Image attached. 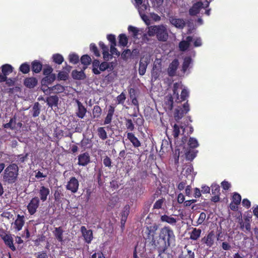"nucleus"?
Masks as SVG:
<instances>
[{"mask_svg":"<svg viewBox=\"0 0 258 258\" xmlns=\"http://www.w3.org/2000/svg\"><path fill=\"white\" fill-rule=\"evenodd\" d=\"M108 40L110 42V45H116L115 36L113 34H109L107 36Z\"/></svg>","mask_w":258,"mask_h":258,"instance_id":"obj_63","label":"nucleus"},{"mask_svg":"<svg viewBox=\"0 0 258 258\" xmlns=\"http://www.w3.org/2000/svg\"><path fill=\"white\" fill-rule=\"evenodd\" d=\"M16 116L15 115L10 119L9 122L4 124L3 127L5 128H10L12 130H14L16 128Z\"/></svg>","mask_w":258,"mask_h":258,"instance_id":"obj_36","label":"nucleus"},{"mask_svg":"<svg viewBox=\"0 0 258 258\" xmlns=\"http://www.w3.org/2000/svg\"><path fill=\"white\" fill-rule=\"evenodd\" d=\"M90 162V157L87 152L84 153L78 156V165L85 166Z\"/></svg>","mask_w":258,"mask_h":258,"instance_id":"obj_14","label":"nucleus"},{"mask_svg":"<svg viewBox=\"0 0 258 258\" xmlns=\"http://www.w3.org/2000/svg\"><path fill=\"white\" fill-rule=\"evenodd\" d=\"M148 64V62L147 60H144L143 58L141 59L139 68V73L140 75L143 76L145 74Z\"/></svg>","mask_w":258,"mask_h":258,"instance_id":"obj_28","label":"nucleus"},{"mask_svg":"<svg viewBox=\"0 0 258 258\" xmlns=\"http://www.w3.org/2000/svg\"><path fill=\"white\" fill-rule=\"evenodd\" d=\"M80 230L84 237L85 242L87 244L91 243L93 238L92 230L90 229L87 230L84 226H82L81 227Z\"/></svg>","mask_w":258,"mask_h":258,"instance_id":"obj_10","label":"nucleus"},{"mask_svg":"<svg viewBox=\"0 0 258 258\" xmlns=\"http://www.w3.org/2000/svg\"><path fill=\"white\" fill-rule=\"evenodd\" d=\"M63 230L62 227H55L54 228V230L53 231V233L55 238L58 241L61 243L63 242Z\"/></svg>","mask_w":258,"mask_h":258,"instance_id":"obj_24","label":"nucleus"},{"mask_svg":"<svg viewBox=\"0 0 258 258\" xmlns=\"http://www.w3.org/2000/svg\"><path fill=\"white\" fill-rule=\"evenodd\" d=\"M178 258H195V253L191 250L187 249L186 252H182Z\"/></svg>","mask_w":258,"mask_h":258,"instance_id":"obj_50","label":"nucleus"},{"mask_svg":"<svg viewBox=\"0 0 258 258\" xmlns=\"http://www.w3.org/2000/svg\"><path fill=\"white\" fill-rule=\"evenodd\" d=\"M79 183L78 180L75 177H72L68 181L66 185V189L72 193L75 194L79 189Z\"/></svg>","mask_w":258,"mask_h":258,"instance_id":"obj_9","label":"nucleus"},{"mask_svg":"<svg viewBox=\"0 0 258 258\" xmlns=\"http://www.w3.org/2000/svg\"><path fill=\"white\" fill-rule=\"evenodd\" d=\"M53 61L58 64H60L63 61L64 59L63 56L58 53L54 54L52 56Z\"/></svg>","mask_w":258,"mask_h":258,"instance_id":"obj_53","label":"nucleus"},{"mask_svg":"<svg viewBox=\"0 0 258 258\" xmlns=\"http://www.w3.org/2000/svg\"><path fill=\"white\" fill-rule=\"evenodd\" d=\"M193 38L191 36L186 37L185 40H182L179 43V48L180 50L184 51L186 50L190 46V42L192 41Z\"/></svg>","mask_w":258,"mask_h":258,"instance_id":"obj_19","label":"nucleus"},{"mask_svg":"<svg viewBox=\"0 0 258 258\" xmlns=\"http://www.w3.org/2000/svg\"><path fill=\"white\" fill-rule=\"evenodd\" d=\"M169 20L171 24L177 28L183 29L185 26V22L182 19L170 16L169 18Z\"/></svg>","mask_w":258,"mask_h":258,"instance_id":"obj_11","label":"nucleus"},{"mask_svg":"<svg viewBox=\"0 0 258 258\" xmlns=\"http://www.w3.org/2000/svg\"><path fill=\"white\" fill-rule=\"evenodd\" d=\"M206 214L204 212L200 213L199 217L197 221V224L194 225V226H198L204 223V222L206 219Z\"/></svg>","mask_w":258,"mask_h":258,"instance_id":"obj_57","label":"nucleus"},{"mask_svg":"<svg viewBox=\"0 0 258 258\" xmlns=\"http://www.w3.org/2000/svg\"><path fill=\"white\" fill-rule=\"evenodd\" d=\"M190 233V239L192 240H197L201 236L202 230L200 229L192 228Z\"/></svg>","mask_w":258,"mask_h":258,"instance_id":"obj_32","label":"nucleus"},{"mask_svg":"<svg viewBox=\"0 0 258 258\" xmlns=\"http://www.w3.org/2000/svg\"><path fill=\"white\" fill-rule=\"evenodd\" d=\"M148 244L151 247V248L157 249L159 251H165L169 245H167V243L164 241L160 237L158 239H156L155 238L152 240Z\"/></svg>","mask_w":258,"mask_h":258,"instance_id":"obj_4","label":"nucleus"},{"mask_svg":"<svg viewBox=\"0 0 258 258\" xmlns=\"http://www.w3.org/2000/svg\"><path fill=\"white\" fill-rule=\"evenodd\" d=\"M38 80L35 77H27L24 80V85L29 89L34 88L37 86Z\"/></svg>","mask_w":258,"mask_h":258,"instance_id":"obj_18","label":"nucleus"},{"mask_svg":"<svg viewBox=\"0 0 258 258\" xmlns=\"http://www.w3.org/2000/svg\"><path fill=\"white\" fill-rule=\"evenodd\" d=\"M190 110L189 105L188 101L184 103L182 107L176 108L174 112V117L176 120H179L182 118L184 114L189 112Z\"/></svg>","mask_w":258,"mask_h":258,"instance_id":"obj_7","label":"nucleus"},{"mask_svg":"<svg viewBox=\"0 0 258 258\" xmlns=\"http://www.w3.org/2000/svg\"><path fill=\"white\" fill-rule=\"evenodd\" d=\"M150 36H156L158 41L165 42L168 38L167 27L164 25H152L149 26Z\"/></svg>","mask_w":258,"mask_h":258,"instance_id":"obj_1","label":"nucleus"},{"mask_svg":"<svg viewBox=\"0 0 258 258\" xmlns=\"http://www.w3.org/2000/svg\"><path fill=\"white\" fill-rule=\"evenodd\" d=\"M159 237L165 241L169 246L175 242V236L172 229L168 226H164L160 230Z\"/></svg>","mask_w":258,"mask_h":258,"instance_id":"obj_3","label":"nucleus"},{"mask_svg":"<svg viewBox=\"0 0 258 258\" xmlns=\"http://www.w3.org/2000/svg\"><path fill=\"white\" fill-rule=\"evenodd\" d=\"M178 65L179 61L177 59H174L170 63L167 70L168 74L170 77H173L175 75Z\"/></svg>","mask_w":258,"mask_h":258,"instance_id":"obj_15","label":"nucleus"},{"mask_svg":"<svg viewBox=\"0 0 258 258\" xmlns=\"http://www.w3.org/2000/svg\"><path fill=\"white\" fill-rule=\"evenodd\" d=\"M69 59L71 63L77 64L79 61V56L76 53H71L69 55Z\"/></svg>","mask_w":258,"mask_h":258,"instance_id":"obj_52","label":"nucleus"},{"mask_svg":"<svg viewBox=\"0 0 258 258\" xmlns=\"http://www.w3.org/2000/svg\"><path fill=\"white\" fill-rule=\"evenodd\" d=\"M160 220L162 222H166L171 225H175L177 222L176 219L165 214L161 216Z\"/></svg>","mask_w":258,"mask_h":258,"instance_id":"obj_29","label":"nucleus"},{"mask_svg":"<svg viewBox=\"0 0 258 258\" xmlns=\"http://www.w3.org/2000/svg\"><path fill=\"white\" fill-rule=\"evenodd\" d=\"M33 113L32 115L33 117H35L38 116L40 112V109L39 107V104L38 102L35 103L34 105H33Z\"/></svg>","mask_w":258,"mask_h":258,"instance_id":"obj_55","label":"nucleus"},{"mask_svg":"<svg viewBox=\"0 0 258 258\" xmlns=\"http://www.w3.org/2000/svg\"><path fill=\"white\" fill-rule=\"evenodd\" d=\"M28 153L25 155L19 154L15 156V159L18 164H21L26 161L28 159Z\"/></svg>","mask_w":258,"mask_h":258,"instance_id":"obj_44","label":"nucleus"},{"mask_svg":"<svg viewBox=\"0 0 258 258\" xmlns=\"http://www.w3.org/2000/svg\"><path fill=\"white\" fill-rule=\"evenodd\" d=\"M42 69V64L38 60H34L31 62V70L33 73L38 74Z\"/></svg>","mask_w":258,"mask_h":258,"instance_id":"obj_25","label":"nucleus"},{"mask_svg":"<svg viewBox=\"0 0 258 258\" xmlns=\"http://www.w3.org/2000/svg\"><path fill=\"white\" fill-rule=\"evenodd\" d=\"M212 193L213 195H220V188L218 184H212L211 186Z\"/></svg>","mask_w":258,"mask_h":258,"instance_id":"obj_62","label":"nucleus"},{"mask_svg":"<svg viewBox=\"0 0 258 258\" xmlns=\"http://www.w3.org/2000/svg\"><path fill=\"white\" fill-rule=\"evenodd\" d=\"M124 121V123L126 129L130 132L133 131L135 127L132 120L129 118H125Z\"/></svg>","mask_w":258,"mask_h":258,"instance_id":"obj_49","label":"nucleus"},{"mask_svg":"<svg viewBox=\"0 0 258 258\" xmlns=\"http://www.w3.org/2000/svg\"><path fill=\"white\" fill-rule=\"evenodd\" d=\"M173 98L175 97L171 94H168L165 97V104L168 106L170 110H172L173 107Z\"/></svg>","mask_w":258,"mask_h":258,"instance_id":"obj_37","label":"nucleus"},{"mask_svg":"<svg viewBox=\"0 0 258 258\" xmlns=\"http://www.w3.org/2000/svg\"><path fill=\"white\" fill-rule=\"evenodd\" d=\"M130 207L128 205H126L123 208V210L120 214L121 219L120 222L122 226L124 225L127 217L130 213Z\"/></svg>","mask_w":258,"mask_h":258,"instance_id":"obj_21","label":"nucleus"},{"mask_svg":"<svg viewBox=\"0 0 258 258\" xmlns=\"http://www.w3.org/2000/svg\"><path fill=\"white\" fill-rule=\"evenodd\" d=\"M197 152L198 151H195L189 149L185 154L186 159L187 160L192 161L196 157Z\"/></svg>","mask_w":258,"mask_h":258,"instance_id":"obj_46","label":"nucleus"},{"mask_svg":"<svg viewBox=\"0 0 258 258\" xmlns=\"http://www.w3.org/2000/svg\"><path fill=\"white\" fill-rule=\"evenodd\" d=\"M91 58L88 54H85L82 56L80 59L81 63L85 66L83 67L84 70H85L87 66L89 65L91 62Z\"/></svg>","mask_w":258,"mask_h":258,"instance_id":"obj_34","label":"nucleus"},{"mask_svg":"<svg viewBox=\"0 0 258 258\" xmlns=\"http://www.w3.org/2000/svg\"><path fill=\"white\" fill-rule=\"evenodd\" d=\"M19 168L15 163L8 165L4 170L3 180L4 181L13 184L17 180Z\"/></svg>","mask_w":258,"mask_h":258,"instance_id":"obj_2","label":"nucleus"},{"mask_svg":"<svg viewBox=\"0 0 258 258\" xmlns=\"http://www.w3.org/2000/svg\"><path fill=\"white\" fill-rule=\"evenodd\" d=\"M187 145L189 148L195 149L197 148L199 144L197 141V140L193 137L189 138L188 140V142L187 143Z\"/></svg>","mask_w":258,"mask_h":258,"instance_id":"obj_48","label":"nucleus"},{"mask_svg":"<svg viewBox=\"0 0 258 258\" xmlns=\"http://www.w3.org/2000/svg\"><path fill=\"white\" fill-rule=\"evenodd\" d=\"M165 202V199L164 198H162L161 199H160L156 201V202L154 203L153 205V209H160L162 208V207L163 205V204Z\"/></svg>","mask_w":258,"mask_h":258,"instance_id":"obj_54","label":"nucleus"},{"mask_svg":"<svg viewBox=\"0 0 258 258\" xmlns=\"http://www.w3.org/2000/svg\"><path fill=\"white\" fill-rule=\"evenodd\" d=\"M19 70L24 74H28L30 71V66L28 62H24L20 65Z\"/></svg>","mask_w":258,"mask_h":258,"instance_id":"obj_42","label":"nucleus"},{"mask_svg":"<svg viewBox=\"0 0 258 258\" xmlns=\"http://www.w3.org/2000/svg\"><path fill=\"white\" fill-rule=\"evenodd\" d=\"M1 237L7 246H8L12 251L16 250V247L13 243V238L11 235L5 234L4 235H2Z\"/></svg>","mask_w":258,"mask_h":258,"instance_id":"obj_16","label":"nucleus"},{"mask_svg":"<svg viewBox=\"0 0 258 258\" xmlns=\"http://www.w3.org/2000/svg\"><path fill=\"white\" fill-rule=\"evenodd\" d=\"M239 224L240 225V228L242 230L244 231L245 232H251L250 223H244L242 219H241L239 222Z\"/></svg>","mask_w":258,"mask_h":258,"instance_id":"obj_35","label":"nucleus"},{"mask_svg":"<svg viewBox=\"0 0 258 258\" xmlns=\"http://www.w3.org/2000/svg\"><path fill=\"white\" fill-rule=\"evenodd\" d=\"M119 45L122 46H126L128 43V39L124 34H120L119 36Z\"/></svg>","mask_w":258,"mask_h":258,"instance_id":"obj_47","label":"nucleus"},{"mask_svg":"<svg viewBox=\"0 0 258 258\" xmlns=\"http://www.w3.org/2000/svg\"><path fill=\"white\" fill-rule=\"evenodd\" d=\"M38 193L40 200L43 202L47 200V197L50 194V190L48 187L42 185L40 187Z\"/></svg>","mask_w":258,"mask_h":258,"instance_id":"obj_17","label":"nucleus"},{"mask_svg":"<svg viewBox=\"0 0 258 258\" xmlns=\"http://www.w3.org/2000/svg\"><path fill=\"white\" fill-rule=\"evenodd\" d=\"M179 84L178 83H175L173 84V95L177 99H179V94L178 92V89L179 88Z\"/></svg>","mask_w":258,"mask_h":258,"instance_id":"obj_58","label":"nucleus"},{"mask_svg":"<svg viewBox=\"0 0 258 258\" xmlns=\"http://www.w3.org/2000/svg\"><path fill=\"white\" fill-rule=\"evenodd\" d=\"M97 135L102 140H105L107 138V133L104 127H99L98 128Z\"/></svg>","mask_w":258,"mask_h":258,"instance_id":"obj_45","label":"nucleus"},{"mask_svg":"<svg viewBox=\"0 0 258 258\" xmlns=\"http://www.w3.org/2000/svg\"><path fill=\"white\" fill-rule=\"evenodd\" d=\"M72 75L73 78L76 80H84L86 77L84 69L80 71L74 70L72 73Z\"/></svg>","mask_w":258,"mask_h":258,"instance_id":"obj_31","label":"nucleus"},{"mask_svg":"<svg viewBox=\"0 0 258 258\" xmlns=\"http://www.w3.org/2000/svg\"><path fill=\"white\" fill-rule=\"evenodd\" d=\"M232 203L235 205H239L241 201V197L238 193L234 192L232 197Z\"/></svg>","mask_w":258,"mask_h":258,"instance_id":"obj_51","label":"nucleus"},{"mask_svg":"<svg viewBox=\"0 0 258 258\" xmlns=\"http://www.w3.org/2000/svg\"><path fill=\"white\" fill-rule=\"evenodd\" d=\"M215 238V233L214 231L212 230L201 239V242L203 244L210 248L214 244Z\"/></svg>","mask_w":258,"mask_h":258,"instance_id":"obj_6","label":"nucleus"},{"mask_svg":"<svg viewBox=\"0 0 258 258\" xmlns=\"http://www.w3.org/2000/svg\"><path fill=\"white\" fill-rule=\"evenodd\" d=\"M25 217L23 215L18 214L14 223V228L16 231H19L22 229L25 223Z\"/></svg>","mask_w":258,"mask_h":258,"instance_id":"obj_12","label":"nucleus"},{"mask_svg":"<svg viewBox=\"0 0 258 258\" xmlns=\"http://www.w3.org/2000/svg\"><path fill=\"white\" fill-rule=\"evenodd\" d=\"M56 79L55 74H51L50 75L45 76L43 78L41 81L42 87H47L49 85L51 84Z\"/></svg>","mask_w":258,"mask_h":258,"instance_id":"obj_22","label":"nucleus"},{"mask_svg":"<svg viewBox=\"0 0 258 258\" xmlns=\"http://www.w3.org/2000/svg\"><path fill=\"white\" fill-rule=\"evenodd\" d=\"M1 68L2 74L7 77L13 71V67L9 64H5L3 65Z\"/></svg>","mask_w":258,"mask_h":258,"instance_id":"obj_33","label":"nucleus"},{"mask_svg":"<svg viewBox=\"0 0 258 258\" xmlns=\"http://www.w3.org/2000/svg\"><path fill=\"white\" fill-rule=\"evenodd\" d=\"M113 62H108L106 61L102 62L100 64L99 71L100 72H104L106 70L111 71L113 70Z\"/></svg>","mask_w":258,"mask_h":258,"instance_id":"obj_30","label":"nucleus"},{"mask_svg":"<svg viewBox=\"0 0 258 258\" xmlns=\"http://www.w3.org/2000/svg\"><path fill=\"white\" fill-rule=\"evenodd\" d=\"M127 138L135 148H137L141 146L140 141L133 133H128L127 134Z\"/></svg>","mask_w":258,"mask_h":258,"instance_id":"obj_23","label":"nucleus"},{"mask_svg":"<svg viewBox=\"0 0 258 258\" xmlns=\"http://www.w3.org/2000/svg\"><path fill=\"white\" fill-rule=\"evenodd\" d=\"M189 96V92L185 88L182 90L181 92L180 97H179V99L177 100L176 98H175V101L177 102H181L184 100H185Z\"/></svg>","mask_w":258,"mask_h":258,"instance_id":"obj_39","label":"nucleus"},{"mask_svg":"<svg viewBox=\"0 0 258 258\" xmlns=\"http://www.w3.org/2000/svg\"><path fill=\"white\" fill-rule=\"evenodd\" d=\"M49 89L50 91L56 90L55 93H61L64 90V87L60 84H57L51 87H49Z\"/></svg>","mask_w":258,"mask_h":258,"instance_id":"obj_56","label":"nucleus"},{"mask_svg":"<svg viewBox=\"0 0 258 258\" xmlns=\"http://www.w3.org/2000/svg\"><path fill=\"white\" fill-rule=\"evenodd\" d=\"M40 205V199L37 197L33 198L28 204L27 208L29 214L33 215L37 210Z\"/></svg>","mask_w":258,"mask_h":258,"instance_id":"obj_8","label":"nucleus"},{"mask_svg":"<svg viewBox=\"0 0 258 258\" xmlns=\"http://www.w3.org/2000/svg\"><path fill=\"white\" fill-rule=\"evenodd\" d=\"M59 98L56 95L50 96L46 98V102L47 105L52 107L57 106Z\"/></svg>","mask_w":258,"mask_h":258,"instance_id":"obj_27","label":"nucleus"},{"mask_svg":"<svg viewBox=\"0 0 258 258\" xmlns=\"http://www.w3.org/2000/svg\"><path fill=\"white\" fill-rule=\"evenodd\" d=\"M100 61L98 59H95L92 62V72L95 75H99L100 71L98 70L100 67Z\"/></svg>","mask_w":258,"mask_h":258,"instance_id":"obj_41","label":"nucleus"},{"mask_svg":"<svg viewBox=\"0 0 258 258\" xmlns=\"http://www.w3.org/2000/svg\"><path fill=\"white\" fill-rule=\"evenodd\" d=\"M180 134V128L177 124H175L173 126V134L174 138L178 137Z\"/></svg>","mask_w":258,"mask_h":258,"instance_id":"obj_61","label":"nucleus"},{"mask_svg":"<svg viewBox=\"0 0 258 258\" xmlns=\"http://www.w3.org/2000/svg\"><path fill=\"white\" fill-rule=\"evenodd\" d=\"M191 61L192 59L190 56H186L184 58L182 66V71L183 73H185L187 71Z\"/></svg>","mask_w":258,"mask_h":258,"instance_id":"obj_40","label":"nucleus"},{"mask_svg":"<svg viewBox=\"0 0 258 258\" xmlns=\"http://www.w3.org/2000/svg\"><path fill=\"white\" fill-rule=\"evenodd\" d=\"M125 99H126V96H125V94L123 92H122L116 98V100L118 102V104H123Z\"/></svg>","mask_w":258,"mask_h":258,"instance_id":"obj_64","label":"nucleus"},{"mask_svg":"<svg viewBox=\"0 0 258 258\" xmlns=\"http://www.w3.org/2000/svg\"><path fill=\"white\" fill-rule=\"evenodd\" d=\"M128 31L130 32H132L133 33V36L134 37H137L138 35L139 30L133 26H129L128 27Z\"/></svg>","mask_w":258,"mask_h":258,"instance_id":"obj_60","label":"nucleus"},{"mask_svg":"<svg viewBox=\"0 0 258 258\" xmlns=\"http://www.w3.org/2000/svg\"><path fill=\"white\" fill-rule=\"evenodd\" d=\"M203 4L201 2L195 3L189 10L190 16H196L200 13L201 9L203 7Z\"/></svg>","mask_w":258,"mask_h":258,"instance_id":"obj_20","label":"nucleus"},{"mask_svg":"<svg viewBox=\"0 0 258 258\" xmlns=\"http://www.w3.org/2000/svg\"><path fill=\"white\" fill-rule=\"evenodd\" d=\"M158 228V226L156 224L146 227L143 234L146 243H148L150 240L151 241L155 238V235L156 234Z\"/></svg>","mask_w":258,"mask_h":258,"instance_id":"obj_5","label":"nucleus"},{"mask_svg":"<svg viewBox=\"0 0 258 258\" xmlns=\"http://www.w3.org/2000/svg\"><path fill=\"white\" fill-rule=\"evenodd\" d=\"M76 102L78 106L76 115L80 118H83L87 112V109L79 100L76 99Z\"/></svg>","mask_w":258,"mask_h":258,"instance_id":"obj_13","label":"nucleus"},{"mask_svg":"<svg viewBox=\"0 0 258 258\" xmlns=\"http://www.w3.org/2000/svg\"><path fill=\"white\" fill-rule=\"evenodd\" d=\"M90 50L93 52L96 56L99 57L100 54L96 45L94 43H91L90 45Z\"/></svg>","mask_w":258,"mask_h":258,"instance_id":"obj_59","label":"nucleus"},{"mask_svg":"<svg viewBox=\"0 0 258 258\" xmlns=\"http://www.w3.org/2000/svg\"><path fill=\"white\" fill-rule=\"evenodd\" d=\"M114 111H115L114 107L112 105H110L109 106L108 113H107V115L104 119V125L110 124L111 123L113 115L114 113Z\"/></svg>","mask_w":258,"mask_h":258,"instance_id":"obj_26","label":"nucleus"},{"mask_svg":"<svg viewBox=\"0 0 258 258\" xmlns=\"http://www.w3.org/2000/svg\"><path fill=\"white\" fill-rule=\"evenodd\" d=\"M148 7H149L148 3H147V4L142 3V4L140 6L136 7V8L138 9L139 13L143 19L144 17L146 16L145 15V12L147 10Z\"/></svg>","mask_w":258,"mask_h":258,"instance_id":"obj_43","label":"nucleus"},{"mask_svg":"<svg viewBox=\"0 0 258 258\" xmlns=\"http://www.w3.org/2000/svg\"><path fill=\"white\" fill-rule=\"evenodd\" d=\"M92 114L93 118H100L102 114V109L99 105H95L93 109Z\"/></svg>","mask_w":258,"mask_h":258,"instance_id":"obj_38","label":"nucleus"}]
</instances>
